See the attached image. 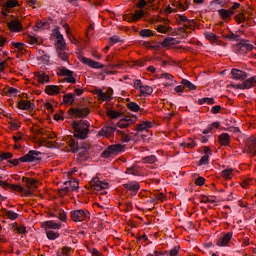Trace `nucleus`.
<instances>
[{
  "label": "nucleus",
  "instance_id": "obj_1",
  "mask_svg": "<svg viewBox=\"0 0 256 256\" xmlns=\"http://www.w3.org/2000/svg\"><path fill=\"white\" fill-rule=\"evenodd\" d=\"M43 153L37 150H30L26 155L20 157L19 159H13V153L10 152H0V163L3 161H8L10 165L13 167H17L19 165V161L21 163H35V161H41V156ZM13 159V160H9Z\"/></svg>",
  "mask_w": 256,
  "mask_h": 256
},
{
  "label": "nucleus",
  "instance_id": "obj_2",
  "mask_svg": "<svg viewBox=\"0 0 256 256\" xmlns=\"http://www.w3.org/2000/svg\"><path fill=\"white\" fill-rule=\"evenodd\" d=\"M72 127L74 129V137L76 139H80L81 141H85L89 137V127H91V123L87 120L73 121Z\"/></svg>",
  "mask_w": 256,
  "mask_h": 256
},
{
  "label": "nucleus",
  "instance_id": "obj_3",
  "mask_svg": "<svg viewBox=\"0 0 256 256\" xmlns=\"http://www.w3.org/2000/svg\"><path fill=\"white\" fill-rule=\"evenodd\" d=\"M54 35L57 39V46H56L57 57H59L61 61H69V54L65 52V48L67 47V44L65 43V38H63L59 30H55Z\"/></svg>",
  "mask_w": 256,
  "mask_h": 256
},
{
  "label": "nucleus",
  "instance_id": "obj_4",
  "mask_svg": "<svg viewBox=\"0 0 256 256\" xmlns=\"http://www.w3.org/2000/svg\"><path fill=\"white\" fill-rule=\"evenodd\" d=\"M123 151V145L121 144H114L108 146L101 154L103 159H109V157H113L115 155H119Z\"/></svg>",
  "mask_w": 256,
  "mask_h": 256
},
{
  "label": "nucleus",
  "instance_id": "obj_5",
  "mask_svg": "<svg viewBox=\"0 0 256 256\" xmlns=\"http://www.w3.org/2000/svg\"><path fill=\"white\" fill-rule=\"evenodd\" d=\"M68 143L72 153H78V151H80V157H85V153H87L89 149V144L83 143L82 147L79 148V142L75 141L73 138L70 139Z\"/></svg>",
  "mask_w": 256,
  "mask_h": 256
},
{
  "label": "nucleus",
  "instance_id": "obj_6",
  "mask_svg": "<svg viewBox=\"0 0 256 256\" xmlns=\"http://www.w3.org/2000/svg\"><path fill=\"white\" fill-rule=\"evenodd\" d=\"M71 219L75 223H81V221H87L89 219V212L85 210H74L70 212Z\"/></svg>",
  "mask_w": 256,
  "mask_h": 256
},
{
  "label": "nucleus",
  "instance_id": "obj_7",
  "mask_svg": "<svg viewBox=\"0 0 256 256\" xmlns=\"http://www.w3.org/2000/svg\"><path fill=\"white\" fill-rule=\"evenodd\" d=\"M1 179H3V177L0 176V187H8L12 191H18V193H24V195H27V196L33 195V193H31L30 190H25V188H23L20 185L9 184L5 181H2Z\"/></svg>",
  "mask_w": 256,
  "mask_h": 256
},
{
  "label": "nucleus",
  "instance_id": "obj_8",
  "mask_svg": "<svg viewBox=\"0 0 256 256\" xmlns=\"http://www.w3.org/2000/svg\"><path fill=\"white\" fill-rule=\"evenodd\" d=\"M69 115H74L78 119H85L89 113H91V110L89 108L84 107V108H70L68 110Z\"/></svg>",
  "mask_w": 256,
  "mask_h": 256
},
{
  "label": "nucleus",
  "instance_id": "obj_9",
  "mask_svg": "<svg viewBox=\"0 0 256 256\" xmlns=\"http://www.w3.org/2000/svg\"><path fill=\"white\" fill-rule=\"evenodd\" d=\"M122 187L127 191H130L133 196L137 195L139 189H141V185L136 181H128L126 184H123Z\"/></svg>",
  "mask_w": 256,
  "mask_h": 256
},
{
  "label": "nucleus",
  "instance_id": "obj_10",
  "mask_svg": "<svg viewBox=\"0 0 256 256\" xmlns=\"http://www.w3.org/2000/svg\"><path fill=\"white\" fill-rule=\"evenodd\" d=\"M81 63H84V65H88V67H91L92 69H105V65L102 63L93 61L92 59H89L85 56L80 57Z\"/></svg>",
  "mask_w": 256,
  "mask_h": 256
},
{
  "label": "nucleus",
  "instance_id": "obj_11",
  "mask_svg": "<svg viewBox=\"0 0 256 256\" xmlns=\"http://www.w3.org/2000/svg\"><path fill=\"white\" fill-rule=\"evenodd\" d=\"M90 185H91V187H94V189L96 191H101L103 189H108V187H109V183L99 180L98 177L93 178L90 181Z\"/></svg>",
  "mask_w": 256,
  "mask_h": 256
},
{
  "label": "nucleus",
  "instance_id": "obj_12",
  "mask_svg": "<svg viewBox=\"0 0 256 256\" xmlns=\"http://www.w3.org/2000/svg\"><path fill=\"white\" fill-rule=\"evenodd\" d=\"M232 79H236V81H245L249 77L247 72L239 70L237 68H233L231 70Z\"/></svg>",
  "mask_w": 256,
  "mask_h": 256
},
{
  "label": "nucleus",
  "instance_id": "obj_13",
  "mask_svg": "<svg viewBox=\"0 0 256 256\" xmlns=\"http://www.w3.org/2000/svg\"><path fill=\"white\" fill-rule=\"evenodd\" d=\"M137 121V116H132L131 118L125 117L122 118L118 123L117 126L120 127V129H125L130 125H133Z\"/></svg>",
  "mask_w": 256,
  "mask_h": 256
},
{
  "label": "nucleus",
  "instance_id": "obj_14",
  "mask_svg": "<svg viewBox=\"0 0 256 256\" xmlns=\"http://www.w3.org/2000/svg\"><path fill=\"white\" fill-rule=\"evenodd\" d=\"M41 227L45 231H49L48 229L59 230L61 229V223H57L53 220H49V221L42 222Z\"/></svg>",
  "mask_w": 256,
  "mask_h": 256
},
{
  "label": "nucleus",
  "instance_id": "obj_15",
  "mask_svg": "<svg viewBox=\"0 0 256 256\" xmlns=\"http://www.w3.org/2000/svg\"><path fill=\"white\" fill-rule=\"evenodd\" d=\"M238 51L240 55H243V53H247V51H253V45L247 43L246 40H242L237 44Z\"/></svg>",
  "mask_w": 256,
  "mask_h": 256
},
{
  "label": "nucleus",
  "instance_id": "obj_16",
  "mask_svg": "<svg viewBox=\"0 0 256 256\" xmlns=\"http://www.w3.org/2000/svg\"><path fill=\"white\" fill-rule=\"evenodd\" d=\"M8 29H10V31H14V33H20V31H23V25L18 19L11 20L8 23Z\"/></svg>",
  "mask_w": 256,
  "mask_h": 256
},
{
  "label": "nucleus",
  "instance_id": "obj_17",
  "mask_svg": "<svg viewBox=\"0 0 256 256\" xmlns=\"http://www.w3.org/2000/svg\"><path fill=\"white\" fill-rule=\"evenodd\" d=\"M117 131V128L112 126H104L98 133V135L102 137H111Z\"/></svg>",
  "mask_w": 256,
  "mask_h": 256
},
{
  "label": "nucleus",
  "instance_id": "obj_18",
  "mask_svg": "<svg viewBox=\"0 0 256 256\" xmlns=\"http://www.w3.org/2000/svg\"><path fill=\"white\" fill-rule=\"evenodd\" d=\"M233 239V232H227L222 238L217 242L218 247H227L229 241Z\"/></svg>",
  "mask_w": 256,
  "mask_h": 256
},
{
  "label": "nucleus",
  "instance_id": "obj_19",
  "mask_svg": "<svg viewBox=\"0 0 256 256\" xmlns=\"http://www.w3.org/2000/svg\"><path fill=\"white\" fill-rule=\"evenodd\" d=\"M219 16L224 20L227 21L228 19H231L232 15H235V11L233 9H220L218 10Z\"/></svg>",
  "mask_w": 256,
  "mask_h": 256
},
{
  "label": "nucleus",
  "instance_id": "obj_20",
  "mask_svg": "<svg viewBox=\"0 0 256 256\" xmlns=\"http://www.w3.org/2000/svg\"><path fill=\"white\" fill-rule=\"evenodd\" d=\"M143 17H145V10L140 9L139 10H135L134 13L130 14V21H139V19H143Z\"/></svg>",
  "mask_w": 256,
  "mask_h": 256
},
{
  "label": "nucleus",
  "instance_id": "obj_21",
  "mask_svg": "<svg viewBox=\"0 0 256 256\" xmlns=\"http://www.w3.org/2000/svg\"><path fill=\"white\" fill-rule=\"evenodd\" d=\"M218 141L220 145L227 147V145L231 143V136L229 135V133H222L220 136H218Z\"/></svg>",
  "mask_w": 256,
  "mask_h": 256
},
{
  "label": "nucleus",
  "instance_id": "obj_22",
  "mask_svg": "<svg viewBox=\"0 0 256 256\" xmlns=\"http://www.w3.org/2000/svg\"><path fill=\"white\" fill-rule=\"evenodd\" d=\"M75 189H79V181L77 180L71 181L70 187H62L61 191H63L64 193H71L72 191H75Z\"/></svg>",
  "mask_w": 256,
  "mask_h": 256
},
{
  "label": "nucleus",
  "instance_id": "obj_23",
  "mask_svg": "<svg viewBox=\"0 0 256 256\" xmlns=\"http://www.w3.org/2000/svg\"><path fill=\"white\" fill-rule=\"evenodd\" d=\"M3 7L5 11H8V13H11V9H14V7H19V1L17 0H8L3 4Z\"/></svg>",
  "mask_w": 256,
  "mask_h": 256
},
{
  "label": "nucleus",
  "instance_id": "obj_24",
  "mask_svg": "<svg viewBox=\"0 0 256 256\" xmlns=\"http://www.w3.org/2000/svg\"><path fill=\"white\" fill-rule=\"evenodd\" d=\"M18 109H22V111H27L33 107V104H31V101H25V100H20L18 101Z\"/></svg>",
  "mask_w": 256,
  "mask_h": 256
},
{
  "label": "nucleus",
  "instance_id": "obj_25",
  "mask_svg": "<svg viewBox=\"0 0 256 256\" xmlns=\"http://www.w3.org/2000/svg\"><path fill=\"white\" fill-rule=\"evenodd\" d=\"M95 94L97 95V97L99 99H101V101H111V99H113V97H111V93H109V95H107V94L103 93V90H101V89H96Z\"/></svg>",
  "mask_w": 256,
  "mask_h": 256
},
{
  "label": "nucleus",
  "instance_id": "obj_26",
  "mask_svg": "<svg viewBox=\"0 0 256 256\" xmlns=\"http://www.w3.org/2000/svg\"><path fill=\"white\" fill-rule=\"evenodd\" d=\"M171 45H179V41L173 37H167L162 42V47H169Z\"/></svg>",
  "mask_w": 256,
  "mask_h": 256
},
{
  "label": "nucleus",
  "instance_id": "obj_27",
  "mask_svg": "<svg viewBox=\"0 0 256 256\" xmlns=\"http://www.w3.org/2000/svg\"><path fill=\"white\" fill-rule=\"evenodd\" d=\"M220 126V122H214L212 124H209L207 128L203 130V135H208V133H211L214 129H219Z\"/></svg>",
  "mask_w": 256,
  "mask_h": 256
},
{
  "label": "nucleus",
  "instance_id": "obj_28",
  "mask_svg": "<svg viewBox=\"0 0 256 256\" xmlns=\"http://www.w3.org/2000/svg\"><path fill=\"white\" fill-rule=\"evenodd\" d=\"M63 103H65V105H73V103H75V95L73 93L64 95Z\"/></svg>",
  "mask_w": 256,
  "mask_h": 256
},
{
  "label": "nucleus",
  "instance_id": "obj_29",
  "mask_svg": "<svg viewBox=\"0 0 256 256\" xmlns=\"http://www.w3.org/2000/svg\"><path fill=\"white\" fill-rule=\"evenodd\" d=\"M59 91H61L59 86H56V85H48V86H46V93L48 95H57V93H59Z\"/></svg>",
  "mask_w": 256,
  "mask_h": 256
},
{
  "label": "nucleus",
  "instance_id": "obj_30",
  "mask_svg": "<svg viewBox=\"0 0 256 256\" xmlns=\"http://www.w3.org/2000/svg\"><path fill=\"white\" fill-rule=\"evenodd\" d=\"M36 79L39 81V83H42V85H45V83H49V75L44 72L38 73L36 75Z\"/></svg>",
  "mask_w": 256,
  "mask_h": 256
},
{
  "label": "nucleus",
  "instance_id": "obj_31",
  "mask_svg": "<svg viewBox=\"0 0 256 256\" xmlns=\"http://www.w3.org/2000/svg\"><path fill=\"white\" fill-rule=\"evenodd\" d=\"M244 84L246 85V89H252L256 85V76L246 78Z\"/></svg>",
  "mask_w": 256,
  "mask_h": 256
},
{
  "label": "nucleus",
  "instance_id": "obj_32",
  "mask_svg": "<svg viewBox=\"0 0 256 256\" xmlns=\"http://www.w3.org/2000/svg\"><path fill=\"white\" fill-rule=\"evenodd\" d=\"M181 85L186 87V89H189V91H195V89H197V86L187 79H182Z\"/></svg>",
  "mask_w": 256,
  "mask_h": 256
},
{
  "label": "nucleus",
  "instance_id": "obj_33",
  "mask_svg": "<svg viewBox=\"0 0 256 256\" xmlns=\"http://www.w3.org/2000/svg\"><path fill=\"white\" fill-rule=\"evenodd\" d=\"M152 124L149 121H145L142 124H138L136 131H147V129H151Z\"/></svg>",
  "mask_w": 256,
  "mask_h": 256
},
{
  "label": "nucleus",
  "instance_id": "obj_34",
  "mask_svg": "<svg viewBox=\"0 0 256 256\" xmlns=\"http://www.w3.org/2000/svg\"><path fill=\"white\" fill-rule=\"evenodd\" d=\"M222 37L223 39H225V41H238L239 39V35L233 32H230L228 34H223Z\"/></svg>",
  "mask_w": 256,
  "mask_h": 256
},
{
  "label": "nucleus",
  "instance_id": "obj_35",
  "mask_svg": "<svg viewBox=\"0 0 256 256\" xmlns=\"http://www.w3.org/2000/svg\"><path fill=\"white\" fill-rule=\"evenodd\" d=\"M126 173L128 175H134L135 177H139L140 173H139V168H137V166H131V167H128L126 169Z\"/></svg>",
  "mask_w": 256,
  "mask_h": 256
},
{
  "label": "nucleus",
  "instance_id": "obj_36",
  "mask_svg": "<svg viewBox=\"0 0 256 256\" xmlns=\"http://www.w3.org/2000/svg\"><path fill=\"white\" fill-rule=\"evenodd\" d=\"M153 93V88L151 86H142L140 90V97H144V95H151Z\"/></svg>",
  "mask_w": 256,
  "mask_h": 256
},
{
  "label": "nucleus",
  "instance_id": "obj_37",
  "mask_svg": "<svg viewBox=\"0 0 256 256\" xmlns=\"http://www.w3.org/2000/svg\"><path fill=\"white\" fill-rule=\"evenodd\" d=\"M46 236L50 241H55V239H59V233L53 230H46Z\"/></svg>",
  "mask_w": 256,
  "mask_h": 256
},
{
  "label": "nucleus",
  "instance_id": "obj_38",
  "mask_svg": "<svg viewBox=\"0 0 256 256\" xmlns=\"http://www.w3.org/2000/svg\"><path fill=\"white\" fill-rule=\"evenodd\" d=\"M127 107L130 111H133L134 113H137V111L141 110V106H139V104L135 103V102H129L127 104Z\"/></svg>",
  "mask_w": 256,
  "mask_h": 256
},
{
  "label": "nucleus",
  "instance_id": "obj_39",
  "mask_svg": "<svg viewBox=\"0 0 256 256\" xmlns=\"http://www.w3.org/2000/svg\"><path fill=\"white\" fill-rule=\"evenodd\" d=\"M4 213H5L6 217L11 219V221H15V219H17L19 217V214L15 213L12 210H4Z\"/></svg>",
  "mask_w": 256,
  "mask_h": 256
},
{
  "label": "nucleus",
  "instance_id": "obj_40",
  "mask_svg": "<svg viewBox=\"0 0 256 256\" xmlns=\"http://www.w3.org/2000/svg\"><path fill=\"white\" fill-rule=\"evenodd\" d=\"M169 29H171V27L165 26V25H163V24H160V25H157V26H156V31H157L158 33H163V34L169 33Z\"/></svg>",
  "mask_w": 256,
  "mask_h": 256
},
{
  "label": "nucleus",
  "instance_id": "obj_41",
  "mask_svg": "<svg viewBox=\"0 0 256 256\" xmlns=\"http://www.w3.org/2000/svg\"><path fill=\"white\" fill-rule=\"evenodd\" d=\"M56 217H58L60 221H67V213H65V210H56Z\"/></svg>",
  "mask_w": 256,
  "mask_h": 256
},
{
  "label": "nucleus",
  "instance_id": "obj_42",
  "mask_svg": "<svg viewBox=\"0 0 256 256\" xmlns=\"http://www.w3.org/2000/svg\"><path fill=\"white\" fill-rule=\"evenodd\" d=\"M139 35L142 36L143 38H145V37H153V35H155V34L153 33V31H151L149 29H142L139 32Z\"/></svg>",
  "mask_w": 256,
  "mask_h": 256
},
{
  "label": "nucleus",
  "instance_id": "obj_43",
  "mask_svg": "<svg viewBox=\"0 0 256 256\" xmlns=\"http://www.w3.org/2000/svg\"><path fill=\"white\" fill-rule=\"evenodd\" d=\"M117 134L121 135L123 143H129L131 141V136L124 134L123 131L117 130Z\"/></svg>",
  "mask_w": 256,
  "mask_h": 256
},
{
  "label": "nucleus",
  "instance_id": "obj_44",
  "mask_svg": "<svg viewBox=\"0 0 256 256\" xmlns=\"http://www.w3.org/2000/svg\"><path fill=\"white\" fill-rule=\"evenodd\" d=\"M144 163L153 164L157 161V157L155 155L146 156L143 158Z\"/></svg>",
  "mask_w": 256,
  "mask_h": 256
},
{
  "label": "nucleus",
  "instance_id": "obj_45",
  "mask_svg": "<svg viewBox=\"0 0 256 256\" xmlns=\"http://www.w3.org/2000/svg\"><path fill=\"white\" fill-rule=\"evenodd\" d=\"M120 41H121V38H119V36H117V35H114V36L110 37V39H109V46L113 47V45H115V43H120Z\"/></svg>",
  "mask_w": 256,
  "mask_h": 256
},
{
  "label": "nucleus",
  "instance_id": "obj_46",
  "mask_svg": "<svg viewBox=\"0 0 256 256\" xmlns=\"http://www.w3.org/2000/svg\"><path fill=\"white\" fill-rule=\"evenodd\" d=\"M198 165L201 167L202 165H209V155H204L198 162Z\"/></svg>",
  "mask_w": 256,
  "mask_h": 256
},
{
  "label": "nucleus",
  "instance_id": "obj_47",
  "mask_svg": "<svg viewBox=\"0 0 256 256\" xmlns=\"http://www.w3.org/2000/svg\"><path fill=\"white\" fill-rule=\"evenodd\" d=\"M232 174H233V169H225L222 171V177H224V179H231Z\"/></svg>",
  "mask_w": 256,
  "mask_h": 256
},
{
  "label": "nucleus",
  "instance_id": "obj_48",
  "mask_svg": "<svg viewBox=\"0 0 256 256\" xmlns=\"http://www.w3.org/2000/svg\"><path fill=\"white\" fill-rule=\"evenodd\" d=\"M108 116L111 117V119H118V117H121V113L114 110H109Z\"/></svg>",
  "mask_w": 256,
  "mask_h": 256
},
{
  "label": "nucleus",
  "instance_id": "obj_49",
  "mask_svg": "<svg viewBox=\"0 0 256 256\" xmlns=\"http://www.w3.org/2000/svg\"><path fill=\"white\" fill-rule=\"evenodd\" d=\"M158 79H167V81H173V75L170 73H162L158 75Z\"/></svg>",
  "mask_w": 256,
  "mask_h": 256
},
{
  "label": "nucleus",
  "instance_id": "obj_50",
  "mask_svg": "<svg viewBox=\"0 0 256 256\" xmlns=\"http://www.w3.org/2000/svg\"><path fill=\"white\" fill-rule=\"evenodd\" d=\"M229 0H214L212 3H216V5H219L220 7H229V2H226Z\"/></svg>",
  "mask_w": 256,
  "mask_h": 256
},
{
  "label": "nucleus",
  "instance_id": "obj_51",
  "mask_svg": "<svg viewBox=\"0 0 256 256\" xmlns=\"http://www.w3.org/2000/svg\"><path fill=\"white\" fill-rule=\"evenodd\" d=\"M178 19L179 21H181L182 23H188V24H185L184 27H189V24L191 23V20H189L188 18H186L185 15H178Z\"/></svg>",
  "mask_w": 256,
  "mask_h": 256
},
{
  "label": "nucleus",
  "instance_id": "obj_52",
  "mask_svg": "<svg viewBox=\"0 0 256 256\" xmlns=\"http://www.w3.org/2000/svg\"><path fill=\"white\" fill-rule=\"evenodd\" d=\"M60 73L64 76V77H71L73 75V71L67 69V68H62L60 70Z\"/></svg>",
  "mask_w": 256,
  "mask_h": 256
},
{
  "label": "nucleus",
  "instance_id": "obj_53",
  "mask_svg": "<svg viewBox=\"0 0 256 256\" xmlns=\"http://www.w3.org/2000/svg\"><path fill=\"white\" fill-rule=\"evenodd\" d=\"M28 43L30 45H35V43H37L38 45L41 44V43H39V38L37 36H29Z\"/></svg>",
  "mask_w": 256,
  "mask_h": 256
},
{
  "label": "nucleus",
  "instance_id": "obj_54",
  "mask_svg": "<svg viewBox=\"0 0 256 256\" xmlns=\"http://www.w3.org/2000/svg\"><path fill=\"white\" fill-rule=\"evenodd\" d=\"M206 39H209V41H212L213 43H215L217 41V35H215L212 32H208L206 34Z\"/></svg>",
  "mask_w": 256,
  "mask_h": 256
},
{
  "label": "nucleus",
  "instance_id": "obj_55",
  "mask_svg": "<svg viewBox=\"0 0 256 256\" xmlns=\"http://www.w3.org/2000/svg\"><path fill=\"white\" fill-rule=\"evenodd\" d=\"M42 55L40 56V59L42 60V63H48L49 62V55L45 54V51L40 50L39 52Z\"/></svg>",
  "mask_w": 256,
  "mask_h": 256
},
{
  "label": "nucleus",
  "instance_id": "obj_56",
  "mask_svg": "<svg viewBox=\"0 0 256 256\" xmlns=\"http://www.w3.org/2000/svg\"><path fill=\"white\" fill-rule=\"evenodd\" d=\"M71 248L65 246L62 248V253H59L58 256H69Z\"/></svg>",
  "mask_w": 256,
  "mask_h": 256
},
{
  "label": "nucleus",
  "instance_id": "obj_57",
  "mask_svg": "<svg viewBox=\"0 0 256 256\" xmlns=\"http://www.w3.org/2000/svg\"><path fill=\"white\" fill-rule=\"evenodd\" d=\"M195 184L198 185L199 187H203V185H205V178H203L201 176L196 178Z\"/></svg>",
  "mask_w": 256,
  "mask_h": 256
},
{
  "label": "nucleus",
  "instance_id": "obj_58",
  "mask_svg": "<svg viewBox=\"0 0 256 256\" xmlns=\"http://www.w3.org/2000/svg\"><path fill=\"white\" fill-rule=\"evenodd\" d=\"M136 7L138 9H145V7H147V1L139 0L138 3L136 4Z\"/></svg>",
  "mask_w": 256,
  "mask_h": 256
},
{
  "label": "nucleus",
  "instance_id": "obj_59",
  "mask_svg": "<svg viewBox=\"0 0 256 256\" xmlns=\"http://www.w3.org/2000/svg\"><path fill=\"white\" fill-rule=\"evenodd\" d=\"M179 249H181V247L175 246L173 249L170 250L169 256H177V255H179Z\"/></svg>",
  "mask_w": 256,
  "mask_h": 256
},
{
  "label": "nucleus",
  "instance_id": "obj_60",
  "mask_svg": "<svg viewBox=\"0 0 256 256\" xmlns=\"http://www.w3.org/2000/svg\"><path fill=\"white\" fill-rule=\"evenodd\" d=\"M173 6L177 7V9H182V11H187V7H185V5H183L181 2L175 1Z\"/></svg>",
  "mask_w": 256,
  "mask_h": 256
},
{
  "label": "nucleus",
  "instance_id": "obj_61",
  "mask_svg": "<svg viewBox=\"0 0 256 256\" xmlns=\"http://www.w3.org/2000/svg\"><path fill=\"white\" fill-rule=\"evenodd\" d=\"M219 111H221V106H219V105H215L211 108V113L213 115H217V113H219Z\"/></svg>",
  "mask_w": 256,
  "mask_h": 256
},
{
  "label": "nucleus",
  "instance_id": "obj_62",
  "mask_svg": "<svg viewBox=\"0 0 256 256\" xmlns=\"http://www.w3.org/2000/svg\"><path fill=\"white\" fill-rule=\"evenodd\" d=\"M36 181L35 179H27L26 180V187L28 189H31V187H33V185H35Z\"/></svg>",
  "mask_w": 256,
  "mask_h": 256
},
{
  "label": "nucleus",
  "instance_id": "obj_63",
  "mask_svg": "<svg viewBox=\"0 0 256 256\" xmlns=\"http://www.w3.org/2000/svg\"><path fill=\"white\" fill-rule=\"evenodd\" d=\"M134 87H135V89L140 88V91H141V89H143V83L141 82V80H135L134 81Z\"/></svg>",
  "mask_w": 256,
  "mask_h": 256
},
{
  "label": "nucleus",
  "instance_id": "obj_64",
  "mask_svg": "<svg viewBox=\"0 0 256 256\" xmlns=\"http://www.w3.org/2000/svg\"><path fill=\"white\" fill-rule=\"evenodd\" d=\"M90 253H92L93 256H103L101 252H99L97 249L93 248L90 250Z\"/></svg>",
  "mask_w": 256,
  "mask_h": 256
}]
</instances>
